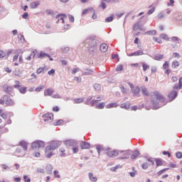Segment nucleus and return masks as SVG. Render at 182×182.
Here are the masks:
<instances>
[{"mask_svg":"<svg viewBox=\"0 0 182 182\" xmlns=\"http://www.w3.org/2000/svg\"><path fill=\"white\" fill-rule=\"evenodd\" d=\"M168 170H170V168H165L164 169H161V171H158L157 174L158 176H161L163 173H166Z\"/></svg>","mask_w":182,"mask_h":182,"instance_id":"obj_49","label":"nucleus"},{"mask_svg":"<svg viewBox=\"0 0 182 182\" xmlns=\"http://www.w3.org/2000/svg\"><path fill=\"white\" fill-rule=\"evenodd\" d=\"M119 89L121 90V92L123 95H126L127 93V89L123 86V85H119Z\"/></svg>","mask_w":182,"mask_h":182,"instance_id":"obj_41","label":"nucleus"},{"mask_svg":"<svg viewBox=\"0 0 182 182\" xmlns=\"http://www.w3.org/2000/svg\"><path fill=\"white\" fill-rule=\"evenodd\" d=\"M174 0H169V2L167 3V6H174Z\"/></svg>","mask_w":182,"mask_h":182,"instance_id":"obj_63","label":"nucleus"},{"mask_svg":"<svg viewBox=\"0 0 182 182\" xmlns=\"http://www.w3.org/2000/svg\"><path fill=\"white\" fill-rule=\"evenodd\" d=\"M164 16H166V14H164V12H161L158 14V19H163Z\"/></svg>","mask_w":182,"mask_h":182,"instance_id":"obj_59","label":"nucleus"},{"mask_svg":"<svg viewBox=\"0 0 182 182\" xmlns=\"http://www.w3.org/2000/svg\"><path fill=\"white\" fill-rule=\"evenodd\" d=\"M128 85L131 88L132 92L133 93L134 96L136 97H140V87L139 86L134 87V85L132 82H129Z\"/></svg>","mask_w":182,"mask_h":182,"instance_id":"obj_5","label":"nucleus"},{"mask_svg":"<svg viewBox=\"0 0 182 182\" xmlns=\"http://www.w3.org/2000/svg\"><path fill=\"white\" fill-rule=\"evenodd\" d=\"M23 178L25 182H31V178L28 177V175H24Z\"/></svg>","mask_w":182,"mask_h":182,"instance_id":"obj_58","label":"nucleus"},{"mask_svg":"<svg viewBox=\"0 0 182 182\" xmlns=\"http://www.w3.org/2000/svg\"><path fill=\"white\" fill-rule=\"evenodd\" d=\"M178 66H180V63H178V61H177V60L173 61V63H172V68H173V69H176Z\"/></svg>","mask_w":182,"mask_h":182,"instance_id":"obj_47","label":"nucleus"},{"mask_svg":"<svg viewBox=\"0 0 182 182\" xmlns=\"http://www.w3.org/2000/svg\"><path fill=\"white\" fill-rule=\"evenodd\" d=\"M89 178L90 181L96 182L97 181V177L93 176V173L90 172L88 173Z\"/></svg>","mask_w":182,"mask_h":182,"instance_id":"obj_32","label":"nucleus"},{"mask_svg":"<svg viewBox=\"0 0 182 182\" xmlns=\"http://www.w3.org/2000/svg\"><path fill=\"white\" fill-rule=\"evenodd\" d=\"M144 159H146L149 163H151V166H154V161L153 160V158L145 156Z\"/></svg>","mask_w":182,"mask_h":182,"instance_id":"obj_46","label":"nucleus"},{"mask_svg":"<svg viewBox=\"0 0 182 182\" xmlns=\"http://www.w3.org/2000/svg\"><path fill=\"white\" fill-rule=\"evenodd\" d=\"M144 35H149L150 36H156V35H157V31H156L155 30L148 31L144 33Z\"/></svg>","mask_w":182,"mask_h":182,"instance_id":"obj_31","label":"nucleus"},{"mask_svg":"<svg viewBox=\"0 0 182 182\" xmlns=\"http://www.w3.org/2000/svg\"><path fill=\"white\" fill-rule=\"evenodd\" d=\"M98 46H100V49L101 51L102 52H107V44L106 43H102V44H100V45H98Z\"/></svg>","mask_w":182,"mask_h":182,"instance_id":"obj_25","label":"nucleus"},{"mask_svg":"<svg viewBox=\"0 0 182 182\" xmlns=\"http://www.w3.org/2000/svg\"><path fill=\"white\" fill-rule=\"evenodd\" d=\"M142 68H143L144 72H146V70H147V69H149L150 66L147 65L146 63H142Z\"/></svg>","mask_w":182,"mask_h":182,"instance_id":"obj_52","label":"nucleus"},{"mask_svg":"<svg viewBox=\"0 0 182 182\" xmlns=\"http://www.w3.org/2000/svg\"><path fill=\"white\" fill-rule=\"evenodd\" d=\"M56 19H59L60 21H62V23H65V18H68L65 14H58L55 16Z\"/></svg>","mask_w":182,"mask_h":182,"instance_id":"obj_16","label":"nucleus"},{"mask_svg":"<svg viewBox=\"0 0 182 182\" xmlns=\"http://www.w3.org/2000/svg\"><path fill=\"white\" fill-rule=\"evenodd\" d=\"M152 41H154V42H156L157 43H163V41H161V39L156 37H153Z\"/></svg>","mask_w":182,"mask_h":182,"instance_id":"obj_55","label":"nucleus"},{"mask_svg":"<svg viewBox=\"0 0 182 182\" xmlns=\"http://www.w3.org/2000/svg\"><path fill=\"white\" fill-rule=\"evenodd\" d=\"M62 50H63V53H68V52H69L70 50V48L69 47H63L62 48Z\"/></svg>","mask_w":182,"mask_h":182,"instance_id":"obj_62","label":"nucleus"},{"mask_svg":"<svg viewBox=\"0 0 182 182\" xmlns=\"http://www.w3.org/2000/svg\"><path fill=\"white\" fill-rule=\"evenodd\" d=\"M45 89V85H40L35 89V92H41Z\"/></svg>","mask_w":182,"mask_h":182,"instance_id":"obj_50","label":"nucleus"},{"mask_svg":"<svg viewBox=\"0 0 182 182\" xmlns=\"http://www.w3.org/2000/svg\"><path fill=\"white\" fill-rule=\"evenodd\" d=\"M113 107H119V104L116 102H111L108 105H107L106 108L107 109H113Z\"/></svg>","mask_w":182,"mask_h":182,"instance_id":"obj_27","label":"nucleus"},{"mask_svg":"<svg viewBox=\"0 0 182 182\" xmlns=\"http://www.w3.org/2000/svg\"><path fill=\"white\" fill-rule=\"evenodd\" d=\"M154 110H157L160 107H163L166 105V97L160 94L159 92H154V97L151 100Z\"/></svg>","mask_w":182,"mask_h":182,"instance_id":"obj_1","label":"nucleus"},{"mask_svg":"<svg viewBox=\"0 0 182 182\" xmlns=\"http://www.w3.org/2000/svg\"><path fill=\"white\" fill-rule=\"evenodd\" d=\"M172 42H178L179 43L178 41H180V38L177 36H173L171 38Z\"/></svg>","mask_w":182,"mask_h":182,"instance_id":"obj_61","label":"nucleus"},{"mask_svg":"<svg viewBox=\"0 0 182 182\" xmlns=\"http://www.w3.org/2000/svg\"><path fill=\"white\" fill-rule=\"evenodd\" d=\"M80 148L82 150H86L90 149V143L86 141H82L80 143Z\"/></svg>","mask_w":182,"mask_h":182,"instance_id":"obj_11","label":"nucleus"},{"mask_svg":"<svg viewBox=\"0 0 182 182\" xmlns=\"http://www.w3.org/2000/svg\"><path fill=\"white\" fill-rule=\"evenodd\" d=\"M65 123V120L63 119H57L55 122H53L54 126H60V124H63Z\"/></svg>","mask_w":182,"mask_h":182,"instance_id":"obj_38","label":"nucleus"},{"mask_svg":"<svg viewBox=\"0 0 182 182\" xmlns=\"http://www.w3.org/2000/svg\"><path fill=\"white\" fill-rule=\"evenodd\" d=\"M21 18L23 19H28V18H29V14H28V12H24L22 15H21Z\"/></svg>","mask_w":182,"mask_h":182,"instance_id":"obj_57","label":"nucleus"},{"mask_svg":"<svg viewBox=\"0 0 182 182\" xmlns=\"http://www.w3.org/2000/svg\"><path fill=\"white\" fill-rule=\"evenodd\" d=\"M73 150V153L74 154H76V153H77V151H79V146L77 144L75 146L72 148Z\"/></svg>","mask_w":182,"mask_h":182,"instance_id":"obj_51","label":"nucleus"},{"mask_svg":"<svg viewBox=\"0 0 182 182\" xmlns=\"http://www.w3.org/2000/svg\"><path fill=\"white\" fill-rule=\"evenodd\" d=\"M55 178H60V175L59 174V171L55 170L53 171Z\"/></svg>","mask_w":182,"mask_h":182,"instance_id":"obj_53","label":"nucleus"},{"mask_svg":"<svg viewBox=\"0 0 182 182\" xmlns=\"http://www.w3.org/2000/svg\"><path fill=\"white\" fill-rule=\"evenodd\" d=\"M6 56V53H5L4 50H0V59H4Z\"/></svg>","mask_w":182,"mask_h":182,"instance_id":"obj_56","label":"nucleus"},{"mask_svg":"<svg viewBox=\"0 0 182 182\" xmlns=\"http://www.w3.org/2000/svg\"><path fill=\"white\" fill-rule=\"evenodd\" d=\"M3 89L7 95H11L12 93V90H14V88L8 85H4L3 86Z\"/></svg>","mask_w":182,"mask_h":182,"instance_id":"obj_12","label":"nucleus"},{"mask_svg":"<svg viewBox=\"0 0 182 182\" xmlns=\"http://www.w3.org/2000/svg\"><path fill=\"white\" fill-rule=\"evenodd\" d=\"M139 156H140V151H139V150L133 151L131 159L132 160H135V159L138 158Z\"/></svg>","mask_w":182,"mask_h":182,"instance_id":"obj_19","label":"nucleus"},{"mask_svg":"<svg viewBox=\"0 0 182 182\" xmlns=\"http://www.w3.org/2000/svg\"><path fill=\"white\" fill-rule=\"evenodd\" d=\"M121 109H124L125 110H129L130 109V103L129 102H124L120 105Z\"/></svg>","mask_w":182,"mask_h":182,"instance_id":"obj_20","label":"nucleus"},{"mask_svg":"<svg viewBox=\"0 0 182 182\" xmlns=\"http://www.w3.org/2000/svg\"><path fill=\"white\" fill-rule=\"evenodd\" d=\"M149 8L151 9L147 11V15H152V14H154V11H156V7L153 6V5H151L149 6Z\"/></svg>","mask_w":182,"mask_h":182,"instance_id":"obj_33","label":"nucleus"},{"mask_svg":"<svg viewBox=\"0 0 182 182\" xmlns=\"http://www.w3.org/2000/svg\"><path fill=\"white\" fill-rule=\"evenodd\" d=\"M182 87V77H181L178 80V85H175L173 87V89L174 90H177L178 89H181Z\"/></svg>","mask_w":182,"mask_h":182,"instance_id":"obj_22","label":"nucleus"},{"mask_svg":"<svg viewBox=\"0 0 182 182\" xmlns=\"http://www.w3.org/2000/svg\"><path fill=\"white\" fill-rule=\"evenodd\" d=\"M3 100L7 106H14L15 105V102L11 99V97L9 95H4L3 96Z\"/></svg>","mask_w":182,"mask_h":182,"instance_id":"obj_7","label":"nucleus"},{"mask_svg":"<svg viewBox=\"0 0 182 182\" xmlns=\"http://www.w3.org/2000/svg\"><path fill=\"white\" fill-rule=\"evenodd\" d=\"M45 147V141L37 140L31 144V149L35 150L36 149H43Z\"/></svg>","mask_w":182,"mask_h":182,"instance_id":"obj_4","label":"nucleus"},{"mask_svg":"<svg viewBox=\"0 0 182 182\" xmlns=\"http://www.w3.org/2000/svg\"><path fill=\"white\" fill-rule=\"evenodd\" d=\"M75 103H83V98H76L75 99Z\"/></svg>","mask_w":182,"mask_h":182,"instance_id":"obj_64","label":"nucleus"},{"mask_svg":"<svg viewBox=\"0 0 182 182\" xmlns=\"http://www.w3.org/2000/svg\"><path fill=\"white\" fill-rule=\"evenodd\" d=\"M119 154H123L119 158V160H127L129 157L127 156V151L121 150L119 151Z\"/></svg>","mask_w":182,"mask_h":182,"instance_id":"obj_13","label":"nucleus"},{"mask_svg":"<svg viewBox=\"0 0 182 182\" xmlns=\"http://www.w3.org/2000/svg\"><path fill=\"white\" fill-rule=\"evenodd\" d=\"M124 69V67L123 65L120 64L119 65H118L116 68L115 70L117 72H122V70H123Z\"/></svg>","mask_w":182,"mask_h":182,"instance_id":"obj_48","label":"nucleus"},{"mask_svg":"<svg viewBox=\"0 0 182 182\" xmlns=\"http://www.w3.org/2000/svg\"><path fill=\"white\" fill-rule=\"evenodd\" d=\"M105 102H100L98 104H96L95 107L96 109H105Z\"/></svg>","mask_w":182,"mask_h":182,"instance_id":"obj_40","label":"nucleus"},{"mask_svg":"<svg viewBox=\"0 0 182 182\" xmlns=\"http://www.w3.org/2000/svg\"><path fill=\"white\" fill-rule=\"evenodd\" d=\"M119 151L113 150V151H109L107 153L108 157H116L119 156Z\"/></svg>","mask_w":182,"mask_h":182,"instance_id":"obj_15","label":"nucleus"},{"mask_svg":"<svg viewBox=\"0 0 182 182\" xmlns=\"http://www.w3.org/2000/svg\"><path fill=\"white\" fill-rule=\"evenodd\" d=\"M45 73V67H40L37 71H36V74L37 75H41V73Z\"/></svg>","mask_w":182,"mask_h":182,"instance_id":"obj_45","label":"nucleus"},{"mask_svg":"<svg viewBox=\"0 0 182 182\" xmlns=\"http://www.w3.org/2000/svg\"><path fill=\"white\" fill-rule=\"evenodd\" d=\"M19 146L23 148V150L24 151H26L28 150V142H26V141H21L19 142Z\"/></svg>","mask_w":182,"mask_h":182,"instance_id":"obj_17","label":"nucleus"},{"mask_svg":"<svg viewBox=\"0 0 182 182\" xmlns=\"http://www.w3.org/2000/svg\"><path fill=\"white\" fill-rule=\"evenodd\" d=\"M176 159H182V152L181 151H177L176 153Z\"/></svg>","mask_w":182,"mask_h":182,"instance_id":"obj_60","label":"nucleus"},{"mask_svg":"<svg viewBox=\"0 0 182 182\" xmlns=\"http://www.w3.org/2000/svg\"><path fill=\"white\" fill-rule=\"evenodd\" d=\"M154 161L156 164V167H160V166H163V161H161V159H160L159 158H156L154 159Z\"/></svg>","mask_w":182,"mask_h":182,"instance_id":"obj_36","label":"nucleus"},{"mask_svg":"<svg viewBox=\"0 0 182 182\" xmlns=\"http://www.w3.org/2000/svg\"><path fill=\"white\" fill-rule=\"evenodd\" d=\"M96 150H97L99 156H100V151H102V150H103V148H102V146H100V145H96Z\"/></svg>","mask_w":182,"mask_h":182,"instance_id":"obj_54","label":"nucleus"},{"mask_svg":"<svg viewBox=\"0 0 182 182\" xmlns=\"http://www.w3.org/2000/svg\"><path fill=\"white\" fill-rule=\"evenodd\" d=\"M113 21H114V15H111L108 17H107L105 18V22H107V23H109L110 22H113Z\"/></svg>","mask_w":182,"mask_h":182,"instance_id":"obj_37","label":"nucleus"},{"mask_svg":"<svg viewBox=\"0 0 182 182\" xmlns=\"http://www.w3.org/2000/svg\"><path fill=\"white\" fill-rule=\"evenodd\" d=\"M161 39H164V41H170V38L166 33H162L160 35Z\"/></svg>","mask_w":182,"mask_h":182,"instance_id":"obj_44","label":"nucleus"},{"mask_svg":"<svg viewBox=\"0 0 182 182\" xmlns=\"http://www.w3.org/2000/svg\"><path fill=\"white\" fill-rule=\"evenodd\" d=\"M64 144L67 147H73V148L77 144V141H74V140L68 139V140L64 141Z\"/></svg>","mask_w":182,"mask_h":182,"instance_id":"obj_8","label":"nucleus"},{"mask_svg":"<svg viewBox=\"0 0 182 182\" xmlns=\"http://www.w3.org/2000/svg\"><path fill=\"white\" fill-rule=\"evenodd\" d=\"M142 55H144V53L141 50H136L134 53L127 54V56L132 57V56H141Z\"/></svg>","mask_w":182,"mask_h":182,"instance_id":"obj_14","label":"nucleus"},{"mask_svg":"<svg viewBox=\"0 0 182 182\" xmlns=\"http://www.w3.org/2000/svg\"><path fill=\"white\" fill-rule=\"evenodd\" d=\"M85 71L82 72V75L83 76H90V75H92V73H93V70H90V69H85Z\"/></svg>","mask_w":182,"mask_h":182,"instance_id":"obj_30","label":"nucleus"},{"mask_svg":"<svg viewBox=\"0 0 182 182\" xmlns=\"http://www.w3.org/2000/svg\"><path fill=\"white\" fill-rule=\"evenodd\" d=\"M177 96H178V92H177L176 90H173L168 95V99L170 102H173V100L176 99Z\"/></svg>","mask_w":182,"mask_h":182,"instance_id":"obj_9","label":"nucleus"},{"mask_svg":"<svg viewBox=\"0 0 182 182\" xmlns=\"http://www.w3.org/2000/svg\"><path fill=\"white\" fill-rule=\"evenodd\" d=\"M59 151L60 153V157H66V154H65V149L61 147L59 149Z\"/></svg>","mask_w":182,"mask_h":182,"instance_id":"obj_42","label":"nucleus"},{"mask_svg":"<svg viewBox=\"0 0 182 182\" xmlns=\"http://www.w3.org/2000/svg\"><path fill=\"white\" fill-rule=\"evenodd\" d=\"M141 92L144 96H149L150 95L149 91H147V88H146V87H141Z\"/></svg>","mask_w":182,"mask_h":182,"instance_id":"obj_39","label":"nucleus"},{"mask_svg":"<svg viewBox=\"0 0 182 182\" xmlns=\"http://www.w3.org/2000/svg\"><path fill=\"white\" fill-rule=\"evenodd\" d=\"M93 87L95 90H97V92H99V90L102 89V85H100V84L95 83L94 84Z\"/></svg>","mask_w":182,"mask_h":182,"instance_id":"obj_43","label":"nucleus"},{"mask_svg":"<svg viewBox=\"0 0 182 182\" xmlns=\"http://www.w3.org/2000/svg\"><path fill=\"white\" fill-rule=\"evenodd\" d=\"M45 151H46V157L47 159H52L53 156H55V154H53V152L52 151V150H47L46 147L45 149Z\"/></svg>","mask_w":182,"mask_h":182,"instance_id":"obj_18","label":"nucleus"},{"mask_svg":"<svg viewBox=\"0 0 182 182\" xmlns=\"http://www.w3.org/2000/svg\"><path fill=\"white\" fill-rule=\"evenodd\" d=\"M133 31L136 32V31H141V29H140V21H137L136 23H135L133 26Z\"/></svg>","mask_w":182,"mask_h":182,"instance_id":"obj_29","label":"nucleus"},{"mask_svg":"<svg viewBox=\"0 0 182 182\" xmlns=\"http://www.w3.org/2000/svg\"><path fill=\"white\" fill-rule=\"evenodd\" d=\"M90 12H95V9H93L92 7H90L88 9H85L82 11V15H87V14Z\"/></svg>","mask_w":182,"mask_h":182,"instance_id":"obj_26","label":"nucleus"},{"mask_svg":"<svg viewBox=\"0 0 182 182\" xmlns=\"http://www.w3.org/2000/svg\"><path fill=\"white\" fill-rule=\"evenodd\" d=\"M100 99H103L102 95H100V96L97 97V100H93L92 101H91V102H90L91 107H93L95 106V105H96V103H97V102H100Z\"/></svg>","mask_w":182,"mask_h":182,"instance_id":"obj_21","label":"nucleus"},{"mask_svg":"<svg viewBox=\"0 0 182 182\" xmlns=\"http://www.w3.org/2000/svg\"><path fill=\"white\" fill-rule=\"evenodd\" d=\"M85 45H88V50L91 55L97 53V46L100 45V41L97 37L90 36L85 41Z\"/></svg>","mask_w":182,"mask_h":182,"instance_id":"obj_2","label":"nucleus"},{"mask_svg":"<svg viewBox=\"0 0 182 182\" xmlns=\"http://www.w3.org/2000/svg\"><path fill=\"white\" fill-rule=\"evenodd\" d=\"M62 145V141L54 140L52 141L50 144V145L46 146V150H56L58 147H60V146Z\"/></svg>","mask_w":182,"mask_h":182,"instance_id":"obj_3","label":"nucleus"},{"mask_svg":"<svg viewBox=\"0 0 182 182\" xmlns=\"http://www.w3.org/2000/svg\"><path fill=\"white\" fill-rule=\"evenodd\" d=\"M39 5H40L39 1H33L31 4V9H36V8L39 6Z\"/></svg>","mask_w":182,"mask_h":182,"instance_id":"obj_34","label":"nucleus"},{"mask_svg":"<svg viewBox=\"0 0 182 182\" xmlns=\"http://www.w3.org/2000/svg\"><path fill=\"white\" fill-rule=\"evenodd\" d=\"M47 174L52 176V171H53V166L50 164H47L46 166Z\"/></svg>","mask_w":182,"mask_h":182,"instance_id":"obj_28","label":"nucleus"},{"mask_svg":"<svg viewBox=\"0 0 182 182\" xmlns=\"http://www.w3.org/2000/svg\"><path fill=\"white\" fill-rule=\"evenodd\" d=\"M162 59H164V55L163 54H156L154 55L155 60H161Z\"/></svg>","mask_w":182,"mask_h":182,"instance_id":"obj_35","label":"nucleus"},{"mask_svg":"<svg viewBox=\"0 0 182 182\" xmlns=\"http://www.w3.org/2000/svg\"><path fill=\"white\" fill-rule=\"evenodd\" d=\"M49 56V53H45L43 51H41L38 54V59H45V58H48Z\"/></svg>","mask_w":182,"mask_h":182,"instance_id":"obj_23","label":"nucleus"},{"mask_svg":"<svg viewBox=\"0 0 182 182\" xmlns=\"http://www.w3.org/2000/svg\"><path fill=\"white\" fill-rule=\"evenodd\" d=\"M42 117L43 119V122H49V120H52L53 119V114L52 113H47L42 115Z\"/></svg>","mask_w":182,"mask_h":182,"instance_id":"obj_10","label":"nucleus"},{"mask_svg":"<svg viewBox=\"0 0 182 182\" xmlns=\"http://www.w3.org/2000/svg\"><path fill=\"white\" fill-rule=\"evenodd\" d=\"M55 90H53L52 88H48L44 92V96H52Z\"/></svg>","mask_w":182,"mask_h":182,"instance_id":"obj_24","label":"nucleus"},{"mask_svg":"<svg viewBox=\"0 0 182 182\" xmlns=\"http://www.w3.org/2000/svg\"><path fill=\"white\" fill-rule=\"evenodd\" d=\"M15 84L13 87H14V89H18L20 92V93H21V95H25V93H26V87H21V82L16 80L15 81Z\"/></svg>","mask_w":182,"mask_h":182,"instance_id":"obj_6","label":"nucleus"}]
</instances>
